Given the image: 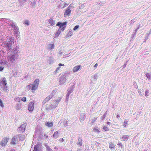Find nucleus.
Masks as SVG:
<instances>
[{
  "instance_id": "37998d69",
  "label": "nucleus",
  "mask_w": 151,
  "mask_h": 151,
  "mask_svg": "<svg viewBox=\"0 0 151 151\" xmlns=\"http://www.w3.org/2000/svg\"><path fill=\"white\" fill-rule=\"evenodd\" d=\"M59 35H58V34H56V33L55 34V37H58V36Z\"/></svg>"
},
{
  "instance_id": "f3484780",
  "label": "nucleus",
  "mask_w": 151,
  "mask_h": 151,
  "mask_svg": "<svg viewBox=\"0 0 151 151\" xmlns=\"http://www.w3.org/2000/svg\"><path fill=\"white\" fill-rule=\"evenodd\" d=\"M1 82L3 85H7V81L6 78L5 77L4 78Z\"/></svg>"
},
{
  "instance_id": "c9c22d12",
  "label": "nucleus",
  "mask_w": 151,
  "mask_h": 151,
  "mask_svg": "<svg viewBox=\"0 0 151 151\" xmlns=\"http://www.w3.org/2000/svg\"><path fill=\"white\" fill-rule=\"evenodd\" d=\"M0 106L1 107H3L4 106V105L2 101L0 99Z\"/></svg>"
},
{
  "instance_id": "5701e85b",
  "label": "nucleus",
  "mask_w": 151,
  "mask_h": 151,
  "mask_svg": "<svg viewBox=\"0 0 151 151\" xmlns=\"http://www.w3.org/2000/svg\"><path fill=\"white\" fill-rule=\"evenodd\" d=\"M4 87L3 88V90L5 92H7L9 91L8 88V87L6 85H4Z\"/></svg>"
},
{
  "instance_id": "e433bc0d",
  "label": "nucleus",
  "mask_w": 151,
  "mask_h": 151,
  "mask_svg": "<svg viewBox=\"0 0 151 151\" xmlns=\"http://www.w3.org/2000/svg\"><path fill=\"white\" fill-rule=\"evenodd\" d=\"M47 151H52V150L50 148V147L48 146L47 147H46Z\"/></svg>"
},
{
  "instance_id": "79ce46f5",
  "label": "nucleus",
  "mask_w": 151,
  "mask_h": 151,
  "mask_svg": "<svg viewBox=\"0 0 151 151\" xmlns=\"http://www.w3.org/2000/svg\"><path fill=\"white\" fill-rule=\"evenodd\" d=\"M98 66V64L97 63H96V64L94 66V67L95 68H96L97 66Z\"/></svg>"
},
{
  "instance_id": "7ed1b4c3",
  "label": "nucleus",
  "mask_w": 151,
  "mask_h": 151,
  "mask_svg": "<svg viewBox=\"0 0 151 151\" xmlns=\"http://www.w3.org/2000/svg\"><path fill=\"white\" fill-rule=\"evenodd\" d=\"M39 79H36L34 81L33 84L29 85L26 86L27 90L31 89L32 91H35L38 88L39 85Z\"/></svg>"
},
{
  "instance_id": "f704fd0d",
  "label": "nucleus",
  "mask_w": 151,
  "mask_h": 151,
  "mask_svg": "<svg viewBox=\"0 0 151 151\" xmlns=\"http://www.w3.org/2000/svg\"><path fill=\"white\" fill-rule=\"evenodd\" d=\"M149 91H145V96H147L149 95Z\"/></svg>"
},
{
  "instance_id": "393cba45",
  "label": "nucleus",
  "mask_w": 151,
  "mask_h": 151,
  "mask_svg": "<svg viewBox=\"0 0 151 151\" xmlns=\"http://www.w3.org/2000/svg\"><path fill=\"white\" fill-rule=\"evenodd\" d=\"M40 146V145L38 144L36 145L34 148V150L33 151H37L38 148Z\"/></svg>"
},
{
  "instance_id": "b1692460",
  "label": "nucleus",
  "mask_w": 151,
  "mask_h": 151,
  "mask_svg": "<svg viewBox=\"0 0 151 151\" xmlns=\"http://www.w3.org/2000/svg\"><path fill=\"white\" fill-rule=\"evenodd\" d=\"M128 135H124L122 137V138L123 140L125 141L128 140Z\"/></svg>"
},
{
  "instance_id": "473e14b6",
  "label": "nucleus",
  "mask_w": 151,
  "mask_h": 151,
  "mask_svg": "<svg viewBox=\"0 0 151 151\" xmlns=\"http://www.w3.org/2000/svg\"><path fill=\"white\" fill-rule=\"evenodd\" d=\"M103 129L106 131H107L109 130L108 128L105 126H104L103 127Z\"/></svg>"
},
{
  "instance_id": "de8ad7c7",
  "label": "nucleus",
  "mask_w": 151,
  "mask_h": 151,
  "mask_svg": "<svg viewBox=\"0 0 151 151\" xmlns=\"http://www.w3.org/2000/svg\"><path fill=\"white\" fill-rule=\"evenodd\" d=\"M78 151H82V150L81 149H79L78 150Z\"/></svg>"
},
{
  "instance_id": "2eb2a0df",
  "label": "nucleus",
  "mask_w": 151,
  "mask_h": 151,
  "mask_svg": "<svg viewBox=\"0 0 151 151\" xmlns=\"http://www.w3.org/2000/svg\"><path fill=\"white\" fill-rule=\"evenodd\" d=\"M54 45L53 44H49L47 45V49L48 50H51L54 49Z\"/></svg>"
},
{
  "instance_id": "a878e982",
  "label": "nucleus",
  "mask_w": 151,
  "mask_h": 151,
  "mask_svg": "<svg viewBox=\"0 0 151 151\" xmlns=\"http://www.w3.org/2000/svg\"><path fill=\"white\" fill-rule=\"evenodd\" d=\"M72 89H68V93L67 94V97L68 98V97L70 95V93L72 92Z\"/></svg>"
},
{
  "instance_id": "58836bf2",
  "label": "nucleus",
  "mask_w": 151,
  "mask_h": 151,
  "mask_svg": "<svg viewBox=\"0 0 151 151\" xmlns=\"http://www.w3.org/2000/svg\"><path fill=\"white\" fill-rule=\"evenodd\" d=\"M79 27V26L78 25H76V26L75 27L73 28V29L74 30H76V29H77Z\"/></svg>"
},
{
  "instance_id": "20e7f679",
  "label": "nucleus",
  "mask_w": 151,
  "mask_h": 151,
  "mask_svg": "<svg viewBox=\"0 0 151 151\" xmlns=\"http://www.w3.org/2000/svg\"><path fill=\"white\" fill-rule=\"evenodd\" d=\"M14 41L12 37L9 39V40L6 43V48L8 50H10L12 48L13 45L14 43Z\"/></svg>"
},
{
  "instance_id": "49530a36",
  "label": "nucleus",
  "mask_w": 151,
  "mask_h": 151,
  "mask_svg": "<svg viewBox=\"0 0 151 151\" xmlns=\"http://www.w3.org/2000/svg\"><path fill=\"white\" fill-rule=\"evenodd\" d=\"M107 124H108V125H109L110 124V122H107Z\"/></svg>"
},
{
  "instance_id": "a18cd8bd",
  "label": "nucleus",
  "mask_w": 151,
  "mask_h": 151,
  "mask_svg": "<svg viewBox=\"0 0 151 151\" xmlns=\"http://www.w3.org/2000/svg\"><path fill=\"white\" fill-rule=\"evenodd\" d=\"M60 141L62 142H63L64 141V140L63 138H62L61 139H60Z\"/></svg>"
},
{
  "instance_id": "ea45409f",
  "label": "nucleus",
  "mask_w": 151,
  "mask_h": 151,
  "mask_svg": "<svg viewBox=\"0 0 151 151\" xmlns=\"http://www.w3.org/2000/svg\"><path fill=\"white\" fill-rule=\"evenodd\" d=\"M25 24L27 25H29V21L28 20H26L25 21Z\"/></svg>"
},
{
  "instance_id": "6e6552de",
  "label": "nucleus",
  "mask_w": 151,
  "mask_h": 151,
  "mask_svg": "<svg viewBox=\"0 0 151 151\" xmlns=\"http://www.w3.org/2000/svg\"><path fill=\"white\" fill-rule=\"evenodd\" d=\"M71 13V10L70 9V6L68 7L64 12V16L65 17L68 16Z\"/></svg>"
},
{
  "instance_id": "a19ab883",
  "label": "nucleus",
  "mask_w": 151,
  "mask_h": 151,
  "mask_svg": "<svg viewBox=\"0 0 151 151\" xmlns=\"http://www.w3.org/2000/svg\"><path fill=\"white\" fill-rule=\"evenodd\" d=\"M4 67L2 66H0V71H2L4 69Z\"/></svg>"
},
{
  "instance_id": "9b49d317",
  "label": "nucleus",
  "mask_w": 151,
  "mask_h": 151,
  "mask_svg": "<svg viewBox=\"0 0 151 151\" xmlns=\"http://www.w3.org/2000/svg\"><path fill=\"white\" fill-rule=\"evenodd\" d=\"M81 65H78L74 67L73 69V71L75 73L76 72L80 69Z\"/></svg>"
},
{
  "instance_id": "4c0bfd02",
  "label": "nucleus",
  "mask_w": 151,
  "mask_h": 151,
  "mask_svg": "<svg viewBox=\"0 0 151 151\" xmlns=\"http://www.w3.org/2000/svg\"><path fill=\"white\" fill-rule=\"evenodd\" d=\"M48 106V104L46 105V106L45 107L46 110L47 111H49L50 109V108Z\"/></svg>"
},
{
  "instance_id": "0eeeda50",
  "label": "nucleus",
  "mask_w": 151,
  "mask_h": 151,
  "mask_svg": "<svg viewBox=\"0 0 151 151\" xmlns=\"http://www.w3.org/2000/svg\"><path fill=\"white\" fill-rule=\"evenodd\" d=\"M34 103L33 102H30L28 105V110L29 111H32L34 108Z\"/></svg>"
},
{
  "instance_id": "bb28decb",
  "label": "nucleus",
  "mask_w": 151,
  "mask_h": 151,
  "mask_svg": "<svg viewBox=\"0 0 151 151\" xmlns=\"http://www.w3.org/2000/svg\"><path fill=\"white\" fill-rule=\"evenodd\" d=\"M97 117H95L94 118L91 119V123L92 124H93V123L95 122L96 120H97Z\"/></svg>"
},
{
  "instance_id": "2f4dec72",
  "label": "nucleus",
  "mask_w": 151,
  "mask_h": 151,
  "mask_svg": "<svg viewBox=\"0 0 151 151\" xmlns=\"http://www.w3.org/2000/svg\"><path fill=\"white\" fill-rule=\"evenodd\" d=\"M117 145L121 147V148L124 147V146L122 145V144L121 142H119L117 144Z\"/></svg>"
},
{
  "instance_id": "423d86ee",
  "label": "nucleus",
  "mask_w": 151,
  "mask_h": 151,
  "mask_svg": "<svg viewBox=\"0 0 151 151\" xmlns=\"http://www.w3.org/2000/svg\"><path fill=\"white\" fill-rule=\"evenodd\" d=\"M26 125V123H24L18 128V130L20 133L24 132Z\"/></svg>"
},
{
  "instance_id": "f03ea898",
  "label": "nucleus",
  "mask_w": 151,
  "mask_h": 151,
  "mask_svg": "<svg viewBox=\"0 0 151 151\" xmlns=\"http://www.w3.org/2000/svg\"><path fill=\"white\" fill-rule=\"evenodd\" d=\"M14 50L13 52L12 51L10 52L12 53V54L7 57L8 60L9 62L12 63H13L15 60L17 59V57H16L14 54H16L18 53V51L17 50Z\"/></svg>"
},
{
  "instance_id": "1a4fd4ad",
  "label": "nucleus",
  "mask_w": 151,
  "mask_h": 151,
  "mask_svg": "<svg viewBox=\"0 0 151 151\" xmlns=\"http://www.w3.org/2000/svg\"><path fill=\"white\" fill-rule=\"evenodd\" d=\"M53 96V95L52 94H50L42 102L43 104H45L47 102H48L50 99H51Z\"/></svg>"
},
{
  "instance_id": "7c9ffc66",
  "label": "nucleus",
  "mask_w": 151,
  "mask_h": 151,
  "mask_svg": "<svg viewBox=\"0 0 151 151\" xmlns=\"http://www.w3.org/2000/svg\"><path fill=\"white\" fill-rule=\"evenodd\" d=\"M73 35V33L72 32V31H69L68 34H67V35L68 36H71L72 35Z\"/></svg>"
},
{
  "instance_id": "8fccbe9b",
  "label": "nucleus",
  "mask_w": 151,
  "mask_h": 151,
  "mask_svg": "<svg viewBox=\"0 0 151 151\" xmlns=\"http://www.w3.org/2000/svg\"><path fill=\"white\" fill-rule=\"evenodd\" d=\"M13 151V150H11V151Z\"/></svg>"
},
{
  "instance_id": "c756f323",
  "label": "nucleus",
  "mask_w": 151,
  "mask_h": 151,
  "mask_svg": "<svg viewBox=\"0 0 151 151\" xmlns=\"http://www.w3.org/2000/svg\"><path fill=\"white\" fill-rule=\"evenodd\" d=\"M62 98L61 97H58V99L56 100V101L57 103L58 104L61 101Z\"/></svg>"
},
{
  "instance_id": "6ab92c4d",
  "label": "nucleus",
  "mask_w": 151,
  "mask_h": 151,
  "mask_svg": "<svg viewBox=\"0 0 151 151\" xmlns=\"http://www.w3.org/2000/svg\"><path fill=\"white\" fill-rule=\"evenodd\" d=\"M48 21L51 26H53L55 24L52 18H51L49 19Z\"/></svg>"
},
{
  "instance_id": "9d476101",
  "label": "nucleus",
  "mask_w": 151,
  "mask_h": 151,
  "mask_svg": "<svg viewBox=\"0 0 151 151\" xmlns=\"http://www.w3.org/2000/svg\"><path fill=\"white\" fill-rule=\"evenodd\" d=\"M85 118L86 116L85 115V113H83L81 114L79 117V120L81 122L83 121Z\"/></svg>"
},
{
  "instance_id": "4be33fe9",
  "label": "nucleus",
  "mask_w": 151,
  "mask_h": 151,
  "mask_svg": "<svg viewBox=\"0 0 151 151\" xmlns=\"http://www.w3.org/2000/svg\"><path fill=\"white\" fill-rule=\"evenodd\" d=\"M128 122V121L127 120H125L123 124V126L125 128L126 127L127 125Z\"/></svg>"
},
{
  "instance_id": "ddd939ff",
  "label": "nucleus",
  "mask_w": 151,
  "mask_h": 151,
  "mask_svg": "<svg viewBox=\"0 0 151 151\" xmlns=\"http://www.w3.org/2000/svg\"><path fill=\"white\" fill-rule=\"evenodd\" d=\"M45 125L49 127H52L53 125V123L52 122H46L45 123Z\"/></svg>"
},
{
  "instance_id": "a211bd4d",
  "label": "nucleus",
  "mask_w": 151,
  "mask_h": 151,
  "mask_svg": "<svg viewBox=\"0 0 151 151\" xmlns=\"http://www.w3.org/2000/svg\"><path fill=\"white\" fill-rule=\"evenodd\" d=\"M78 142H77V144L80 146L82 145V139L80 138H79L78 139Z\"/></svg>"
},
{
  "instance_id": "09e8293b",
  "label": "nucleus",
  "mask_w": 151,
  "mask_h": 151,
  "mask_svg": "<svg viewBox=\"0 0 151 151\" xmlns=\"http://www.w3.org/2000/svg\"><path fill=\"white\" fill-rule=\"evenodd\" d=\"M19 99V97H17V98L16 99Z\"/></svg>"
},
{
  "instance_id": "f8f14e48",
  "label": "nucleus",
  "mask_w": 151,
  "mask_h": 151,
  "mask_svg": "<svg viewBox=\"0 0 151 151\" xmlns=\"http://www.w3.org/2000/svg\"><path fill=\"white\" fill-rule=\"evenodd\" d=\"M58 65H59V67H58L56 68V70L54 72V73L55 74L56 73H57L59 72V71L60 70V66H64V64H63L62 63H59L58 64Z\"/></svg>"
},
{
  "instance_id": "c03bdc74",
  "label": "nucleus",
  "mask_w": 151,
  "mask_h": 151,
  "mask_svg": "<svg viewBox=\"0 0 151 151\" xmlns=\"http://www.w3.org/2000/svg\"><path fill=\"white\" fill-rule=\"evenodd\" d=\"M97 77V75H96V74L94 76V78H96Z\"/></svg>"
},
{
  "instance_id": "aec40b11",
  "label": "nucleus",
  "mask_w": 151,
  "mask_h": 151,
  "mask_svg": "<svg viewBox=\"0 0 151 151\" xmlns=\"http://www.w3.org/2000/svg\"><path fill=\"white\" fill-rule=\"evenodd\" d=\"M58 131H56L54 133L53 137L55 138H57L58 137Z\"/></svg>"
},
{
  "instance_id": "c85d7f7f",
  "label": "nucleus",
  "mask_w": 151,
  "mask_h": 151,
  "mask_svg": "<svg viewBox=\"0 0 151 151\" xmlns=\"http://www.w3.org/2000/svg\"><path fill=\"white\" fill-rule=\"evenodd\" d=\"M145 75L146 77L148 79H150L151 78V75L150 73H147L145 74Z\"/></svg>"
},
{
  "instance_id": "f257e3e1",
  "label": "nucleus",
  "mask_w": 151,
  "mask_h": 151,
  "mask_svg": "<svg viewBox=\"0 0 151 151\" xmlns=\"http://www.w3.org/2000/svg\"><path fill=\"white\" fill-rule=\"evenodd\" d=\"M67 24V22H66L63 23L58 22L56 25L59 27V28L58 29V31L56 32V34L59 35L60 34L61 32H63L65 29L66 27Z\"/></svg>"
},
{
  "instance_id": "dca6fc26",
  "label": "nucleus",
  "mask_w": 151,
  "mask_h": 151,
  "mask_svg": "<svg viewBox=\"0 0 151 151\" xmlns=\"http://www.w3.org/2000/svg\"><path fill=\"white\" fill-rule=\"evenodd\" d=\"M109 147L110 149H114L115 147V145L113 142H111L109 143Z\"/></svg>"
},
{
  "instance_id": "4468645a",
  "label": "nucleus",
  "mask_w": 151,
  "mask_h": 151,
  "mask_svg": "<svg viewBox=\"0 0 151 151\" xmlns=\"http://www.w3.org/2000/svg\"><path fill=\"white\" fill-rule=\"evenodd\" d=\"M17 141V138L15 137H13L12 139L10 144L12 145H14L16 144V142Z\"/></svg>"
},
{
  "instance_id": "cd10ccee",
  "label": "nucleus",
  "mask_w": 151,
  "mask_h": 151,
  "mask_svg": "<svg viewBox=\"0 0 151 151\" xmlns=\"http://www.w3.org/2000/svg\"><path fill=\"white\" fill-rule=\"evenodd\" d=\"M93 129L94 132L96 133H99L100 132L99 129L97 128H94Z\"/></svg>"
},
{
  "instance_id": "412c9836",
  "label": "nucleus",
  "mask_w": 151,
  "mask_h": 151,
  "mask_svg": "<svg viewBox=\"0 0 151 151\" xmlns=\"http://www.w3.org/2000/svg\"><path fill=\"white\" fill-rule=\"evenodd\" d=\"M0 63L2 65H6L8 63V62L4 60H1V61H0Z\"/></svg>"
},
{
  "instance_id": "72a5a7b5",
  "label": "nucleus",
  "mask_w": 151,
  "mask_h": 151,
  "mask_svg": "<svg viewBox=\"0 0 151 151\" xmlns=\"http://www.w3.org/2000/svg\"><path fill=\"white\" fill-rule=\"evenodd\" d=\"M27 99L25 97H23L21 99V100L23 102H25L26 101Z\"/></svg>"
},
{
  "instance_id": "39448f33",
  "label": "nucleus",
  "mask_w": 151,
  "mask_h": 151,
  "mask_svg": "<svg viewBox=\"0 0 151 151\" xmlns=\"http://www.w3.org/2000/svg\"><path fill=\"white\" fill-rule=\"evenodd\" d=\"M9 138L7 137H4L1 140L0 144L2 147H5L7 145Z\"/></svg>"
}]
</instances>
